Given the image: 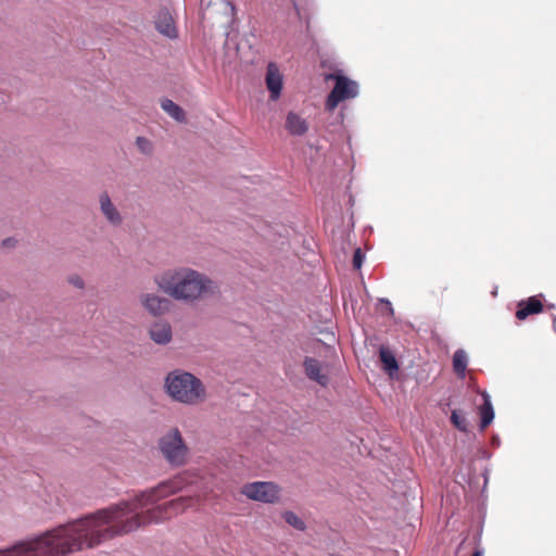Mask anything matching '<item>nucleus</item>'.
I'll use <instances>...</instances> for the list:
<instances>
[{
  "label": "nucleus",
  "mask_w": 556,
  "mask_h": 556,
  "mask_svg": "<svg viewBox=\"0 0 556 556\" xmlns=\"http://www.w3.org/2000/svg\"><path fill=\"white\" fill-rule=\"evenodd\" d=\"M153 522V489L0 549V556H66Z\"/></svg>",
  "instance_id": "1"
},
{
  "label": "nucleus",
  "mask_w": 556,
  "mask_h": 556,
  "mask_svg": "<svg viewBox=\"0 0 556 556\" xmlns=\"http://www.w3.org/2000/svg\"><path fill=\"white\" fill-rule=\"evenodd\" d=\"M155 283L175 300L193 302L204 294L214 293L216 286L206 276L190 268L167 270L155 277Z\"/></svg>",
  "instance_id": "2"
},
{
  "label": "nucleus",
  "mask_w": 556,
  "mask_h": 556,
  "mask_svg": "<svg viewBox=\"0 0 556 556\" xmlns=\"http://www.w3.org/2000/svg\"><path fill=\"white\" fill-rule=\"evenodd\" d=\"M166 393L176 402L198 405L206 400V388L193 374L175 369L167 374L164 382Z\"/></svg>",
  "instance_id": "3"
},
{
  "label": "nucleus",
  "mask_w": 556,
  "mask_h": 556,
  "mask_svg": "<svg viewBox=\"0 0 556 556\" xmlns=\"http://www.w3.org/2000/svg\"><path fill=\"white\" fill-rule=\"evenodd\" d=\"M159 447L164 458L172 466H181L186 463L189 448L177 428L170 429L160 439Z\"/></svg>",
  "instance_id": "4"
},
{
  "label": "nucleus",
  "mask_w": 556,
  "mask_h": 556,
  "mask_svg": "<svg viewBox=\"0 0 556 556\" xmlns=\"http://www.w3.org/2000/svg\"><path fill=\"white\" fill-rule=\"evenodd\" d=\"M328 78L336 80L334 87L326 100V109L328 111H333L341 101L355 98L358 94L357 83L350 80L348 77L330 74Z\"/></svg>",
  "instance_id": "5"
},
{
  "label": "nucleus",
  "mask_w": 556,
  "mask_h": 556,
  "mask_svg": "<svg viewBox=\"0 0 556 556\" xmlns=\"http://www.w3.org/2000/svg\"><path fill=\"white\" fill-rule=\"evenodd\" d=\"M265 81L267 89L270 92V99L277 100L280 97L282 89V76L278 66L273 62L267 65Z\"/></svg>",
  "instance_id": "6"
},
{
  "label": "nucleus",
  "mask_w": 556,
  "mask_h": 556,
  "mask_svg": "<svg viewBox=\"0 0 556 556\" xmlns=\"http://www.w3.org/2000/svg\"><path fill=\"white\" fill-rule=\"evenodd\" d=\"M141 304L153 316L165 314L170 306L169 300L149 293L141 295Z\"/></svg>",
  "instance_id": "7"
},
{
  "label": "nucleus",
  "mask_w": 556,
  "mask_h": 556,
  "mask_svg": "<svg viewBox=\"0 0 556 556\" xmlns=\"http://www.w3.org/2000/svg\"><path fill=\"white\" fill-rule=\"evenodd\" d=\"M155 27L162 35L170 39L178 37V30L175 26L174 18L167 9H162L157 13Z\"/></svg>",
  "instance_id": "8"
},
{
  "label": "nucleus",
  "mask_w": 556,
  "mask_h": 556,
  "mask_svg": "<svg viewBox=\"0 0 556 556\" xmlns=\"http://www.w3.org/2000/svg\"><path fill=\"white\" fill-rule=\"evenodd\" d=\"M150 338L160 345H165L172 341L173 331L167 321L159 320L151 325L149 329Z\"/></svg>",
  "instance_id": "9"
},
{
  "label": "nucleus",
  "mask_w": 556,
  "mask_h": 556,
  "mask_svg": "<svg viewBox=\"0 0 556 556\" xmlns=\"http://www.w3.org/2000/svg\"><path fill=\"white\" fill-rule=\"evenodd\" d=\"M99 203L101 213L104 215L106 220L113 226H119L123 222L122 215L112 203L108 192H102L99 195Z\"/></svg>",
  "instance_id": "10"
},
{
  "label": "nucleus",
  "mask_w": 556,
  "mask_h": 556,
  "mask_svg": "<svg viewBox=\"0 0 556 556\" xmlns=\"http://www.w3.org/2000/svg\"><path fill=\"white\" fill-rule=\"evenodd\" d=\"M517 307L516 317L519 320H525L528 316L542 312L543 304L539 296L534 295L520 301Z\"/></svg>",
  "instance_id": "11"
},
{
  "label": "nucleus",
  "mask_w": 556,
  "mask_h": 556,
  "mask_svg": "<svg viewBox=\"0 0 556 556\" xmlns=\"http://www.w3.org/2000/svg\"><path fill=\"white\" fill-rule=\"evenodd\" d=\"M279 490L280 489H241V493L253 501L275 503L279 500Z\"/></svg>",
  "instance_id": "12"
},
{
  "label": "nucleus",
  "mask_w": 556,
  "mask_h": 556,
  "mask_svg": "<svg viewBox=\"0 0 556 556\" xmlns=\"http://www.w3.org/2000/svg\"><path fill=\"white\" fill-rule=\"evenodd\" d=\"M304 369L306 376L316 381L321 387H326L329 382L327 375L321 374V366L319 361L313 357H306L304 361Z\"/></svg>",
  "instance_id": "13"
},
{
  "label": "nucleus",
  "mask_w": 556,
  "mask_h": 556,
  "mask_svg": "<svg viewBox=\"0 0 556 556\" xmlns=\"http://www.w3.org/2000/svg\"><path fill=\"white\" fill-rule=\"evenodd\" d=\"M285 127L287 131L292 136H303L308 130V124L306 119L294 112L288 113Z\"/></svg>",
  "instance_id": "14"
},
{
  "label": "nucleus",
  "mask_w": 556,
  "mask_h": 556,
  "mask_svg": "<svg viewBox=\"0 0 556 556\" xmlns=\"http://www.w3.org/2000/svg\"><path fill=\"white\" fill-rule=\"evenodd\" d=\"M483 403L480 406V428H486L494 419V409L491 403L490 395L483 391L481 392Z\"/></svg>",
  "instance_id": "15"
},
{
  "label": "nucleus",
  "mask_w": 556,
  "mask_h": 556,
  "mask_svg": "<svg viewBox=\"0 0 556 556\" xmlns=\"http://www.w3.org/2000/svg\"><path fill=\"white\" fill-rule=\"evenodd\" d=\"M379 358L389 376L392 377L399 370V363L394 354L384 346H381L379 350Z\"/></svg>",
  "instance_id": "16"
},
{
  "label": "nucleus",
  "mask_w": 556,
  "mask_h": 556,
  "mask_svg": "<svg viewBox=\"0 0 556 556\" xmlns=\"http://www.w3.org/2000/svg\"><path fill=\"white\" fill-rule=\"evenodd\" d=\"M161 108L175 121L179 123H184L186 121L184 110L174 101L169 99H164L161 102Z\"/></svg>",
  "instance_id": "17"
},
{
  "label": "nucleus",
  "mask_w": 556,
  "mask_h": 556,
  "mask_svg": "<svg viewBox=\"0 0 556 556\" xmlns=\"http://www.w3.org/2000/svg\"><path fill=\"white\" fill-rule=\"evenodd\" d=\"M467 364H468V357H467L466 352L462 349L455 351V353L453 355V368H454V371L458 376H462V377L465 376Z\"/></svg>",
  "instance_id": "18"
},
{
  "label": "nucleus",
  "mask_w": 556,
  "mask_h": 556,
  "mask_svg": "<svg viewBox=\"0 0 556 556\" xmlns=\"http://www.w3.org/2000/svg\"><path fill=\"white\" fill-rule=\"evenodd\" d=\"M283 520L296 530H305V522L293 511L287 510L282 515Z\"/></svg>",
  "instance_id": "19"
},
{
  "label": "nucleus",
  "mask_w": 556,
  "mask_h": 556,
  "mask_svg": "<svg viewBox=\"0 0 556 556\" xmlns=\"http://www.w3.org/2000/svg\"><path fill=\"white\" fill-rule=\"evenodd\" d=\"M451 422L459 431H463V432L467 431V426H468L467 420L458 410L452 412Z\"/></svg>",
  "instance_id": "20"
},
{
  "label": "nucleus",
  "mask_w": 556,
  "mask_h": 556,
  "mask_svg": "<svg viewBox=\"0 0 556 556\" xmlns=\"http://www.w3.org/2000/svg\"><path fill=\"white\" fill-rule=\"evenodd\" d=\"M68 282L73 285L76 288L83 289L85 286V282L81 277L78 275H73L68 278Z\"/></svg>",
  "instance_id": "21"
},
{
  "label": "nucleus",
  "mask_w": 556,
  "mask_h": 556,
  "mask_svg": "<svg viewBox=\"0 0 556 556\" xmlns=\"http://www.w3.org/2000/svg\"><path fill=\"white\" fill-rule=\"evenodd\" d=\"M362 263H363V255H362L361 249H356L354 252V255H353V266L355 268H361Z\"/></svg>",
  "instance_id": "22"
},
{
  "label": "nucleus",
  "mask_w": 556,
  "mask_h": 556,
  "mask_svg": "<svg viewBox=\"0 0 556 556\" xmlns=\"http://www.w3.org/2000/svg\"><path fill=\"white\" fill-rule=\"evenodd\" d=\"M243 486H277V485L270 481H254V482H248Z\"/></svg>",
  "instance_id": "23"
},
{
  "label": "nucleus",
  "mask_w": 556,
  "mask_h": 556,
  "mask_svg": "<svg viewBox=\"0 0 556 556\" xmlns=\"http://www.w3.org/2000/svg\"><path fill=\"white\" fill-rule=\"evenodd\" d=\"M137 144L142 151H146L147 146H149V141L143 137H138Z\"/></svg>",
  "instance_id": "24"
},
{
  "label": "nucleus",
  "mask_w": 556,
  "mask_h": 556,
  "mask_svg": "<svg viewBox=\"0 0 556 556\" xmlns=\"http://www.w3.org/2000/svg\"><path fill=\"white\" fill-rule=\"evenodd\" d=\"M471 556H483V549L477 548Z\"/></svg>",
  "instance_id": "25"
},
{
  "label": "nucleus",
  "mask_w": 556,
  "mask_h": 556,
  "mask_svg": "<svg viewBox=\"0 0 556 556\" xmlns=\"http://www.w3.org/2000/svg\"><path fill=\"white\" fill-rule=\"evenodd\" d=\"M12 243H13V239H11V238L5 239V240L3 241V245H5V247H10V245H12Z\"/></svg>",
  "instance_id": "26"
},
{
  "label": "nucleus",
  "mask_w": 556,
  "mask_h": 556,
  "mask_svg": "<svg viewBox=\"0 0 556 556\" xmlns=\"http://www.w3.org/2000/svg\"><path fill=\"white\" fill-rule=\"evenodd\" d=\"M384 302H386V304L388 305L389 311H390L391 313H393V308H392L391 302H389L388 300H386Z\"/></svg>",
  "instance_id": "27"
},
{
  "label": "nucleus",
  "mask_w": 556,
  "mask_h": 556,
  "mask_svg": "<svg viewBox=\"0 0 556 556\" xmlns=\"http://www.w3.org/2000/svg\"><path fill=\"white\" fill-rule=\"evenodd\" d=\"M156 486L162 488V486H168V485L166 484V482H160Z\"/></svg>",
  "instance_id": "28"
},
{
  "label": "nucleus",
  "mask_w": 556,
  "mask_h": 556,
  "mask_svg": "<svg viewBox=\"0 0 556 556\" xmlns=\"http://www.w3.org/2000/svg\"><path fill=\"white\" fill-rule=\"evenodd\" d=\"M292 2H293L294 9L298 10V0H292Z\"/></svg>",
  "instance_id": "29"
},
{
  "label": "nucleus",
  "mask_w": 556,
  "mask_h": 556,
  "mask_svg": "<svg viewBox=\"0 0 556 556\" xmlns=\"http://www.w3.org/2000/svg\"><path fill=\"white\" fill-rule=\"evenodd\" d=\"M170 492L168 494H175L178 489H168Z\"/></svg>",
  "instance_id": "30"
},
{
  "label": "nucleus",
  "mask_w": 556,
  "mask_h": 556,
  "mask_svg": "<svg viewBox=\"0 0 556 556\" xmlns=\"http://www.w3.org/2000/svg\"><path fill=\"white\" fill-rule=\"evenodd\" d=\"M553 324L555 325L556 324V315H553Z\"/></svg>",
  "instance_id": "31"
},
{
  "label": "nucleus",
  "mask_w": 556,
  "mask_h": 556,
  "mask_svg": "<svg viewBox=\"0 0 556 556\" xmlns=\"http://www.w3.org/2000/svg\"><path fill=\"white\" fill-rule=\"evenodd\" d=\"M4 299H5V296H4V295H2V294H0V302H1V301H4Z\"/></svg>",
  "instance_id": "32"
},
{
  "label": "nucleus",
  "mask_w": 556,
  "mask_h": 556,
  "mask_svg": "<svg viewBox=\"0 0 556 556\" xmlns=\"http://www.w3.org/2000/svg\"><path fill=\"white\" fill-rule=\"evenodd\" d=\"M186 486H188V488L193 486V482L188 483Z\"/></svg>",
  "instance_id": "33"
}]
</instances>
